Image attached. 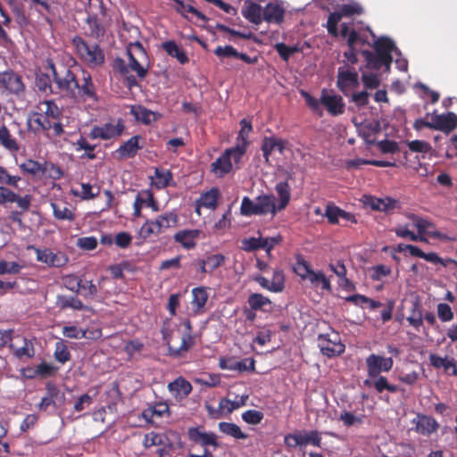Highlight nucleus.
Returning a JSON list of instances; mask_svg holds the SVG:
<instances>
[{
	"label": "nucleus",
	"mask_w": 457,
	"mask_h": 457,
	"mask_svg": "<svg viewBox=\"0 0 457 457\" xmlns=\"http://www.w3.org/2000/svg\"><path fill=\"white\" fill-rule=\"evenodd\" d=\"M326 216L331 223H337L339 218L345 220V221H351L353 223L356 222V220L353 214L346 212L334 205L327 206Z\"/></svg>",
	"instance_id": "obj_29"
},
{
	"label": "nucleus",
	"mask_w": 457,
	"mask_h": 457,
	"mask_svg": "<svg viewBox=\"0 0 457 457\" xmlns=\"http://www.w3.org/2000/svg\"><path fill=\"white\" fill-rule=\"evenodd\" d=\"M23 268L20 262H7L0 260V276L5 274H18Z\"/></svg>",
	"instance_id": "obj_48"
},
{
	"label": "nucleus",
	"mask_w": 457,
	"mask_h": 457,
	"mask_svg": "<svg viewBox=\"0 0 457 457\" xmlns=\"http://www.w3.org/2000/svg\"><path fill=\"white\" fill-rule=\"evenodd\" d=\"M21 181V178L16 175H11L10 172L4 167L0 169V184H4L12 187L16 189H20L19 182Z\"/></svg>",
	"instance_id": "obj_47"
},
{
	"label": "nucleus",
	"mask_w": 457,
	"mask_h": 457,
	"mask_svg": "<svg viewBox=\"0 0 457 457\" xmlns=\"http://www.w3.org/2000/svg\"><path fill=\"white\" fill-rule=\"evenodd\" d=\"M20 169L24 172L32 176H43L44 168L43 163H40L32 159L26 160L19 165Z\"/></svg>",
	"instance_id": "obj_37"
},
{
	"label": "nucleus",
	"mask_w": 457,
	"mask_h": 457,
	"mask_svg": "<svg viewBox=\"0 0 457 457\" xmlns=\"http://www.w3.org/2000/svg\"><path fill=\"white\" fill-rule=\"evenodd\" d=\"M131 112L135 116L137 120H139L146 125L156 120V119H157L155 112H154L143 106H138L136 109H132Z\"/></svg>",
	"instance_id": "obj_40"
},
{
	"label": "nucleus",
	"mask_w": 457,
	"mask_h": 457,
	"mask_svg": "<svg viewBox=\"0 0 457 457\" xmlns=\"http://www.w3.org/2000/svg\"><path fill=\"white\" fill-rule=\"evenodd\" d=\"M361 54L365 58L367 62V66L370 69L378 70L382 66H386V69H388L391 65V62L387 60H381L378 58V54H373L372 52L369 50H363L361 52Z\"/></svg>",
	"instance_id": "obj_34"
},
{
	"label": "nucleus",
	"mask_w": 457,
	"mask_h": 457,
	"mask_svg": "<svg viewBox=\"0 0 457 457\" xmlns=\"http://www.w3.org/2000/svg\"><path fill=\"white\" fill-rule=\"evenodd\" d=\"M168 389L175 397L183 398L190 394L192 386L188 381L179 377L169 383Z\"/></svg>",
	"instance_id": "obj_25"
},
{
	"label": "nucleus",
	"mask_w": 457,
	"mask_h": 457,
	"mask_svg": "<svg viewBox=\"0 0 457 457\" xmlns=\"http://www.w3.org/2000/svg\"><path fill=\"white\" fill-rule=\"evenodd\" d=\"M62 334L69 338L79 339L87 337L86 331L76 326H65L62 328Z\"/></svg>",
	"instance_id": "obj_62"
},
{
	"label": "nucleus",
	"mask_w": 457,
	"mask_h": 457,
	"mask_svg": "<svg viewBox=\"0 0 457 457\" xmlns=\"http://www.w3.org/2000/svg\"><path fill=\"white\" fill-rule=\"evenodd\" d=\"M275 49L279 54V56L286 62H287L290 56L298 51L296 46H289L285 43H277L275 45Z\"/></svg>",
	"instance_id": "obj_57"
},
{
	"label": "nucleus",
	"mask_w": 457,
	"mask_h": 457,
	"mask_svg": "<svg viewBox=\"0 0 457 457\" xmlns=\"http://www.w3.org/2000/svg\"><path fill=\"white\" fill-rule=\"evenodd\" d=\"M364 208L389 213L395 208V202H363Z\"/></svg>",
	"instance_id": "obj_50"
},
{
	"label": "nucleus",
	"mask_w": 457,
	"mask_h": 457,
	"mask_svg": "<svg viewBox=\"0 0 457 457\" xmlns=\"http://www.w3.org/2000/svg\"><path fill=\"white\" fill-rule=\"evenodd\" d=\"M276 202H242L241 212L244 215L252 214H275L277 211H281L286 208L288 202H278V204H275Z\"/></svg>",
	"instance_id": "obj_6"
},
{
	"label": "nucleus",
	"mask_w": 457,
	"mask_h": 457,
	"mask_svg": "<svg viewBox=\"0 0 457 457\" xmlns=\"http://www.w3.org/2000/svg\"><path fill=\"white\" fill-rule=\"evenodd\" d=\"M242 419L248 424H259L263 419L262 412L256 410H248L242 414Z\"/></svg>",
	"instance_id": "obj_64"
},
{
	"label": "nucleus",
	"mask_w": 457,
	"mask_h": 457,
	"mask_svg": "<svg viewBox=\"0 0 457 457\" xmlns=\"http://www.w3.org/2000/svg\"><path fill=\"white\" fill-rule=\"evenodd\" d=\"M374 50L378 54L381 60H387L392 63L393 57L392 52L395 48V45L392 39L386 37H381L374 42Z\"/></svg>",
	"instance_id": "obj_21"
},
{
	"label": "nucleus",
	"mask_w": 457,
	"mask_h": 457,
	"mask_svg": "<svg viewBox=\"0 0 457 457\" xmlns=\"http://www.w3.org/2000/svg\"><path fill=\"white\" fill-rule=\"evenodd\" d=\"M248 303L252 309L260 310L264 308L266 305H270L271 302L268 297L261 294H252L248 297Z\"/></svg>",
	"instance_id": "obj_51"
},
{
	"label": "nucleus",
	"mask_w": 457,
	"mask_h": 457,
	"mask_svg": "<svg viewBox=\"0 0 457 457\" xmlns=\"http://www.w3.org/2000/svg\"><path fill=\"white\" fill-rule=\"evenodd\" d=\"M51 206L55 218L59 220H72L74 215L72 210L64 204V202H51Z\"/></svg>",
	"instance_id": "obj_36"
},
{
	"label": "nucleus",
	"mask_w": 457,
	"mask_h": 457,
	"mask_svg": "<svg viewBox=\"0 0 457 457\" xmlns=\"http://www.w3.org/2000/svg\"><path fill=\"white\" fill-rule=\"evenodd\" d=\"M0 90L21 97L25 93L21 76L12 71L0 72Z\"/></svg>",
	"instance_id": "obj_7"
},
{
	"label": "nucleus",
	"mask_w": 457,
	"mask_h": 457,
	"mask_svg": "<svg viewBox=\"0 0 457 457\" xmlns=\"http://www.w3.org/2000/svg\"><path fill=\"white\" fill-rule=\"evenodd\" d=\"M433 119L434 129L450 132L457 128V115L454 112L436 115Z\"/></svg>",
	"instance_id": "obj_22"
},
{
	"label": "nucleus",
	"mask_w": 457,
	"mask_h": 457,
	"mask_svg": "<svg viewBox=\"0 0 457 457\" xmlns=\"http://www.w3.org/2000/svg\"><path fill=\"white\" fill-rule=\"evenodd\" d=\"M86 22L89 28V35L94 38H100L104 36L105 28L103 21L96 14L88 15Z\"/></svg>",
	"instance_id": "obj_30"
},
{
	"label": "nucleus",
	"mask_w": 457,
	"mask_h": 457,
	"mask_svg": "<svg viewBox=\"0 0 457 457\" xmlns=\"http://www.w3.org/2000/svg\"><path fill=\"white\" fill-rule=\"evenodd\" d=\"M71 43L79 58L89 68L101 66L104 62V54L98 44H88L80 36H75Z\"/></svg>",
	"instance_id": "obj_4"
},
{
	"label": "nucleus",
	"mask_w": 457,
	"mask_h": 457,
	"mask_svg": "<svg viewBox=\"0 0 457 457\" xmlns=\"http://www.w3.org/2000/svg\"><path fill=\"white\" fill-rule=\"evenodd\" d=\"M366 364L369 376L377 378L382 371L386 372L392 369L393 360L372 353L366 359Z\"/></svg>",
	"instance_id": "obj_13"
},
{
	"label": "nucleus",
	"mask_w": 457,
	"mask_h": 457,
	"mask_svg": "<svg viewBox=\"0 0 457 457\" xmlns=\"http://www.w3.org/2000/svg\"><path fill=\"white\" fill-rule=\"evenodd\" d=\"M305 279L309 280L313 287H317L320 285L323 290L328 292L332 290L329 278H328L322 271H315L312 270L307 274Z\"/></svg>",
	"instance_id": "obj_32"
},
{
	"label": "nucleus",
	"mask_w": 457,
	"mask_h": 457,
	"mask_svg": "<svg viewBox=\"0 0 457 457\" xmlns=\"http://www.w3.org/2000/svg\"><path fill=\"white\" fill-rule=\"evenodd\" d=\"M219 429L222 433L237 439H245L247 437V435L242 432L241 428L235 423L220 422Z\"/></svg>",
	"instance_id": "obj_38"
},
{
	"label": "nucleus",
	"mask_w": 457,
	"mask_h": 457,
	"mask_svg": "<svg viewBox=\"0 0 457 457\" xmlns=\"http://www.w3.org/2000/svg\"><path fill=\"white\" fill-rule=\"evenodd\" d=\"M341 17L340 14L337 13L336 12H331L328 15V22H327V29L328 32L334 37L338 36V29L337 24L340 21Z\"/></svg>",
	"instance_id": "obj_63"
},
{
	"label": "nucleus",
	"mask_w": 457,
	"mask_h": 457,
	"mask_svg": "<svg viewBox=\"0 0 457 457\" xmlns=\"http://www.w3.org/2000/svg\"><path fill=\"white\" fill-rule=\"evenodd\" d=\"M0 144L7 150L16 152L20 149L19 144L10 133V130L5 125L2 126L0 131Z\"/></svg>",
	"instance_id": "obj_35"
},
{
	"label": "nucleus",
	"mask_w": 457,
	"mask_h": 457,
	"mask_svg": "<svg viewBox=\"0 0 457 457\" xmlns=\"http://www.w3.org/2000/svg\"><path fill=\"white\" fill-rule=\"evenodd\" d=\"M66 402L64 393L52 383H47L46 386V395L42 397L37 404V408L41 411H46L49 406L55 408L62 406Z\"/></svg>",
	"instance_id": "obj_10"
},
{
	"label": "nucleus",
	"mask_w": 457,
	"mask_h": 457,
	"mask_svg": "<svg viewBox=\"0 0 457 457\" xmlns=\"http://www.w3.org/2000/svg\"><path fill=\"white\" fill-rule=\"evenodd\" d=\"M62 113L54 100L39 102L28 117V127L35 135L59 137L64 133Z\"/></svg>",
	"instance_id": "obj_2"
},
{
	"label": "nucleus",
	"mask_w": 457,
	"mask_h": 457,
	"mask_svg": "<svg viewBox=\"0 0 457 457\" xmlns=\"http://www.w3.org/2000/svg\"><path fill=\"white\" fill-rule=\"evenodd\" d=\"M320 103L332 116H338L345 112V103L342 96L328 94L326 89L321 91Z\"/></svg>",
	"instance_id": "obj_14"
},
{
	"label": "nucleus",
	"mask_w": 457,
	"mask_h": 457,
	"mask_svg": "<svg viewBox=\"0 0 457 457\" xmlns=\"http://www.w3.org/2000/svg\"><path fill=\"white\" fill-rule=\"evenodd\" d=\"M369 145L377 144L378 147L383 154H395L399 151L398 144L393 140H381L376 142L375 140H370L368 142Z\"/></svg>",
	"instance_id": "obj_49"
},
{
	"label": "nucleus",
	"mask_w": 457,
	"mask_h": 457,
	"mask_svg": "<svg viewBox=\"0 0 457 457\" xmlns=\"http://www.w3.org/2000/svg\"><path fill=\"white\" fill-rule=\"evenodd\" d=\"M358 86L359 75L353 68L350 69L345 66L338 68L337 87L345 96H347L350 91Z\"/></svg>",
	"instance_id": "obj_9"
},
{
	"label": "nucleus",
	"mask_w": 457,
	"mask_h": 457,
	"mask_svg": "<svg viewBox=\"0 0 457 457\" xmlns=\"http://www.w3.org/2000/svg\"><path fill=\"white\" fill-rule=\"evenodd\" d=\"M429 361L433 367L436 369L443 368L445 371H448L453 369V374L457 375V369L455 361L453 358L448 359L447 357L443 358L437 354L431 353L429 355Z\"/></svg>",
	"instance_id": "obj_31"
},
{
	"label": "nucleus",
	"mask_w": 457,
	"mask_h": 457,
	"mask_svg": "<svg viewBox=\"0 0 457 457\" xmlns=\"http://www.w3.org/2000/svg\"><path fill=\"white\" fill-rule=\"evenodd\" d=\"M187 436L190 441L201 445L204 449H207L208 446L217 448L220 445L216 434L206 432L200 427L189 428Z\"/></svg>",
	"instance_id": "obj_12"
},
{
	"label": "nucleus",
	"mask_w": 457,
	"mask_h": 457,
	"mask_svg": "<svg viewBox=\"0 0 457 457\" xmlns=\"http://www.w3.org/2000/svg\"><path fill=\"white\" fill-rule=\"evenodd\" d=\"M286 10L278 3H268L263 8V21L268 23L281 24L284 21Z\"/></svg>",
	"instance_id": "obj_19"
},
{
	"label": "nucleus",
	"mask_w": 457,
	"mask_h": 457,
	"mask_svg": "<svg viewBox=\"0 0 457 457\" xmlns=\"http://www.w3.org/2000/svg\"><path fill=\"white\" fill-rule=\"evenodd\" d=\"M57 304L62 308H72L74 310H83L85 308L82 302L77 297H68L65 295L57 296Z\"/></svg>",
	"instance_id": "obj_45"
},
{
	"label": "nucleus",
	"mask_w": 457,
	"mask_h": 457,
	"mask_svg": "<svg viewBox=\"0 0 457 457\" xmlns=\"http://www.w3.org/2000/svg\"><path fill=\"white\" fill-rule=\"evenodd\" d=\"M124 129L122 120L119 119L116 121L112 120L99 126H94L88 136L91 139L110 140L120 137Z\"/></svg>",
	"instance_id": "obj_5"
},
{
	"label": "nucleus",
	"mask_w": 457,
	"mask_h": 457,
	"mask_svg": "<svg viewBox=\"0 0 457 457\" xmlns=\"http://www.w3.org/2000/svg\"><path fill=\"white\" fill-rule=\"evenodd\" d=\"M361 54L365 58L367 62V66L370 69L378 70L382 66H386V69H388L391 65V62L387 60H381L378 58V54H373L372 52L369 50H363L361 52Z\"/></svg>",
	"instance_id": "obj_33"
},
{
	"label": "nucleus",
	"mask_w": 457,
	"mask_h": 457,
	"mask_svg": "<svg viewBox=\"0 0 457 457\" xmlns=\"http://www.w3.org/2000/svg\"><path fill=\"white\" fill-rule=\"evenodd\" d=\"M54 357L61 363L70 359V353L63 342L59 341L55 344Z\"/></svg>",
	"instance_id": "obj_60"
},
{
	"label": "nucleus",
	"mask_w": 457,
	"mask_h": 457,
	"mask_svg": "<svg viewBox=\"0 0 457 457\" xmlns=\"http://www.w3.org/2000/svg\"><path fill=\"white\" fill-rule=\"evenodd\" d=\"M193 340L189 334L184 335L181 338V344L179 346H174L168 343L170 353L174 356H179L184 352H187L192 345Z\"/></svg>",
	"instance_id": "obj_44"
},
{
	"label": "nucleus",
	"mask_w": 457,
	"mask_h": 457,
	"mask_svg": "<svg viewBox=\"0 0 457 457\" xmlns=\"http://www.w3.org/2000/svg\"><path fill=\"white\" fill-rule=\"evenodd\" d=\"M47 72L36 76V87L45 94H53L54 83L65 96L82 100H96V92L90 73L77 65L75 59L62 51H54L45 61Z\"/></svg>",
	"instance_id": "obj_1"
},
{
	"label": "nucleus",
	"mask_w": 457,
	"mask_h": 457,
	"mask_svg": "<svg viewBox=\"0 0 457 457\" xmlns=\"http://www.w3.org/2000/svg\"><path fill=\"white\" fill-rule=\"evenodd\" d=\"M44 175H47L49 178L57 180L63 177V171L62 168L53 162H45L43 163Z\"/></svg>",
	"instance_id": "obj_54"
},
{
	"label": "nucleus",
	"mask_w": 457,
	"mask_h": 457,
	"mask_svg": "<svg viewBox=\"0 0 457 457\" xmlns=\"http://www.w3.org/2000/svg\"><path fill=\"white\" fill-rule=\"evenodd\" d=\"M77 145V150H85L86 151V154L85 155L87 156V159H95L96 158V154H95V149L96 147V145H90L87 139L83 137H80L76 144Z\"/></svg>",
	"instance_id": "obj_56"
},
{
	"label": "nucleus",
	"mask_w": 457,
	"mask_h": 457,
	"mask_svg": "<svg viewBox=\"0 0 457 457\" xmlns=\"http://www.w3.org/2000/svg\"><path fill=\"white\" fill-rule=\"evenodd\" d=\"M177 223V216L173 213H169L160 216L154 221L145 222L139 229V237L143 239L149 238L153 235H157L161 232L162 228H169Z\"/></svg>",
	"instance_id": "obj_8"
},
{
	"label": "nucleus",
	"mask_w": 457,
	"mask_h": 457,
	"mask_svg": "<svg viewBox=\"0 0 457 457\" xmlns=\"http://www.w3.org/2000/svg\"><path fill=\"white\" fill-rule=\"evenodd\" d=\"M232 170V162L225 152L212 163V171L217 177H223Z\"/></svg>",
	"instance_id": "obj_28"
},
{
	"label": "nucleus",
	"mask_w": 457,
	"mask_h": 457,
	"mask_svg": "<svg viewBox=\"0 0 457 457\" xmlns=\"http://www.w3.org/2000/svg\"><path fill=\"white\" fill-rule=\"evenodd\" d=\"M139 139H141V137L138 135L131 137L118 148L117 153L122 158H133L136 156L138 150L142 149L143 147L138 144Z\"/></svg>",
	"instance_id": "obj_23"
},
{
	"label": "nucleus",
	"mask_w": 457,
	"mask_h": 457,
	"mask_svg": "<svg viewBox=\"0 0 457 457\" xmlns=\"http://www.w3.org/2000/svg\"><path fill=\"white\" fill-rule=\"evenodd\" d=\"M241 13L245 19L254 25H259L263 21V8L250 0L245 1Z\"/></svg>",
	"instance_id": "obj_17"
},
{
	"label": "nucleus",
	"mask_w": 457,
	"mask_h": 457,
	"mask_svg": "<svg viewBox=\"0 0 457 457\" xmlns=\"http://www.w3.org/2000/svg\"><path fill=\"white\" fill-rule=\"evenodd\" d=\"M299 434L302 446L307 445H312L314 446L320 445L321 437L320 432H318L317 430H312L309 432L299 431Z\"/></svg>",
	"instance_id": "obj_42"
},
{
	"label": "nucleus",
	"mask_w": 457,
	"mask_h": 457,
	"mask_svg": "<svg viewBox=\"0 0 457 457\" xmlns=\"http://www.w3.org/2000/svg\"><path fill=\"white\" fill-rule=\"evenodd\" d=\"M34 354L35 350L33 344L30 340L26 338H23V345L21 347L16 348L14 351V355L19 359H22L24 357L31 358L34 356Z\"/></svg>",
	"instance_id": "obj_53"
},
{
	"label": "nucleus",
	"mask_w": 457,
	"mask_h": 457,
	"mask_svg": "<svg viewBox=\"0 0 457 457\" xmlns=\"http://www.w3.org/2000/svg\"><path fill=\"white\" fill-rule=\"evenodd\" d=\"M193 301L192 303L195 305L197 309L203 308L208 299V295L206 291L203 287H197L193 289Z\"/></svg>",
	"instance_id": "obj_55"
},
{
	"label": "nucleus",
	"mask_w": 457,
	"mask_h": 457,
	"mask_svg": "<svg viewBox=\"0 0 457 457\" xmlns=\"http://www.w3.org/2000/svg\"><path fill=\"white\" fill-rule=\"evenodd\" d=\"M320 335L318 339L319 346L323 354L331 357L344 352L345 346L337 342V336Z\"/></svg>",
	"instance_id": "obj_16"
},
{
	"label": "nucleus",
	"mask_w": 457,
	"mask_h": 457,
	"mask_svg": "<svg viewBox=\"0 0 457 457\" xmlns=\"http://www.w3.org/2000/svg\"><path fill=\"white\" fill-rule=\"evenodd\" d=\"M79 293L86 298L93 299L97 295V287L92 282V280L89 281H81V287Z\"/></svg>",
	"instance_id": "obj_58"
},
{
	"label": "nucleus",
	"mask_w": 457,
	"mask_h": 457,
	"mask_svg": "<svg viewBox=\"0 0 457 457\" xmlns=\"http://www.w3.org/2000/svg\"><path fill=\"white\" fill-rule=\"evenodd\" d=\"M200 233L197 229L181 230L175 234L174 239L181 244L183 247L191 249L195 246V239L199 237Z\"/></svg>",
	"instance_id": "obj_26"
},
{
	"label": "nucleus",
	"mask_w": 457,
	"mask_h": 457,
	"mask_svg": "<svg viewBox=\"0 0 457 457\" xmlns=\"http://www.w3.org/2000/svg\"><path fill=\"white\" fill-rule=\"evenodd\" d=\"M241 248L245 252H253L262 249V237H248L241 240Z\"/></svg>",
	"instance_id": "obj_52"
},
{
	"label": "nucleus",
	"mask_w": 457,
	"mask_h": 457,
	"mask_svg": "<svg viewBox=\"0 0 457 457\" xmlns=\"http://www.w3.org/2000/svg\"><path fill=\"white\" fill-rule=\"evenodd\" d=\"M408 147L411 152L427 154L432 150L429 143L423 140H413L408 143Z\"/></svg>",
	"instance_id": "obj_61"
},
{
	"label": "nucleus",
	"mask_w": 457,
	"mask_h": 457,
	"mask_svg": "<svg viewBox=\"0 0 457 457\" xmlns=\"http://www.w3.org/2000/svg\"><path fill=\"white\" fill-rule=\"evenodd\" d=\"M64 286L71 291L79 293L82 279L76 275H67L62 278Z\"/></svg>",
	"instance_id": "obj_59"
},
{
	"label": "nucleus",
	"mask_w": 457,
	"mask_h": 457,
	"mask_svg": "<svg viewBox=\"0 0 457 457\" xmlns=\"http://www.w3.org/2000/svg\"><path fill=\"white\" fill-rule=\"evenodd\" d=\"M409 218L412 220L413 225L418 228L420 234H428L432 237L438 239H448L445 235L434 230V224L430 220L415 214H411Z\"/></svg>",
	"instance_id": "obj_18"
},
{
	"label": "nucleus",
	"mask_w": 457,
	"mask_h": 457,
	"mask_svg": "<svg viewBox=\"0 0 457 457\" xmlns=\"http://www.w3.org/2000/svg\"><path fill=\"white\" fill-rule=\"evenodd\" d=\"M248 399V395H242L238 400H228V399H221L219 403V409L220 411H227L228 413H231L233 411L240 408L246 404V400Z\"/></svg>",
	"instance_id": "obj_39"
},
{
	"label": "nucleus",
	"mask_w": 457,
	"mask_h": 457,
	"mask_svg": "<svg viewBox=\"0 0 457 457\" xmlns=\"http://www.w3.org/2000/svg\"><path fill=\"white\" fill-rule=\"evenodd\" d=\"M241 124H243V127L239 132V137H241L242 142L239 144L237 143L236 146L228 148L224 152L228 154V159L231 161L233 160L235 163H237L240 162L241 158L245 154L246 151V145L247 142L245 137V133H249L252 130V125L250 123H247L245 120H243L241 121Z\"/></svg>",
	"instance_id": "obj_15"
},
{
	"label": "nucleus",
	"mask_w": 457,
	"mask_h": 457,
	"mask_svg": "<svg viewBox=\"0 0 457 457\" xmlns=\"http://www.w3.org/2000/svg\"><path fill=\"white\" fill-rule=\"evenodd\" d=\"M412 423L415 424V430L423 436H429L438 428L436 420L426 415H417Z\"/></svg>",
	"instance_id": "obj_20"
},
{
	"label": "nucleus",
	"mask_w": 457,
	"mask_h": 457,
	"mask_svg": "<svg viewBox=\"0 0 457 457\" xmlns=\"http://www.w3.org/2000/svg\"><path fill=\"white\" fill-rule=\"evenodd\" d=\"M153 178V184L158 188H162L168 186L169 181L171 179V173L169 170L156 168Z\"/></svg>",
	"instance_id": "obj_46"
},
{
	"label": "nucleus",
	"mask_w": 457,
	"mask_h": 457,
	"mask_svg": "<svg viewBox=\"0 0 457 457\" xmlns=\"http://www.w3.org/2000/svg\"><path fill=\"white\" fill-rule=\"evenodd\" d=\"M172 1L177 4L176 10L178 12H180L182 14H184L185 12H189V13L194 14L197 19H199L203 21H208V18L206 17V15L204 14L203 12H201L200 11H198L193 5L186 4L182 0H172Z\"/></svg>",
	"instance_id": "obj_43"
},
{
	"label": "nucleus",
	"mask_w": 457,
	"mask_h": 457,
	"mask_svg": "<svg viewBox=\"0 0 457 457\" xmlns=\"http://www.w3.org/2000/svg\"><path fill=\"white\" fill-rule=\"evenodd\" d=\"M162 48L167 53L168 55L176 58L180 64H186L189 62L186 52L181 49L173 40L162 43Z\"/></svg>",
	"instance_id": "obj_27"
},
{
	"label": "nucleus",
	"mask_w": 457,
	"mask_h": 457,
	"mask_svg": "<svg viewBox=\"0 0 457 457\" xmlns=\"http://www.w3.org/2000/svg\"><path fill=\"white\" fill-rule=\"evenodd\" d=\"M409 303H410V309H409L410 313L407 317V320L411 326H412L416 329H419L420 327H421L423 324V313H422L421 303L418 299H412L409 302Z\"/></svg>",
	"instance_id": "obj_24"
},
{
	"label": "nucleus",
	"mask_w": 457,
	"mask_h": 457,
	"mask_svg": "<svg viewBox=\"0 0 457 457\" xmlns=\"http://www.w3.org/2000/svg\"><path fill=\"white\" fill-rule=\"evenodd\" d=\"M31 248L36 253L37 261L46 264L48 267L60 268L69 261L68 256L61 251L54 252L49 248L39 249L34 246H31Z\"/></svg>",
	"instance_id": "obj_11"
},
{
	"label": "nucleus",
	"mask_w": 457,
	"mask_h": 457,
	"mask_svg": "<svg viewBox=\"0 0 457 457\" xmlns=\"http://www.w3.org/2000/svg\"><path fill=\"white\" fill-rule=\"evenodd\" d=\"M128 63L121 58H116L113 68L120 74H128L129 71H135L139 79H145L148 67H144L143 62L146 59V52L138 41L129 43L127 46Z\"/></svg>",
	"instance_id": "obj_3"
},
{
	"label": "nucleus",
	"mask_w": 457,
	"mask_h": 457,
	"mask_svg": "<svg viewBox=\"0 0 457 457\" xmlns=\"http://www.w3.org/2000/svg\"><path fill=\"white\" fill-rule=\"evenodd\" d=\"M277 145H279V152L284 149V142L281 139H276L274 137H265L262 145V151L263 156L268 160L272 151L276 149Z\"/></svg>",
	"instance_id": "obj_41"
}]
</instances>
